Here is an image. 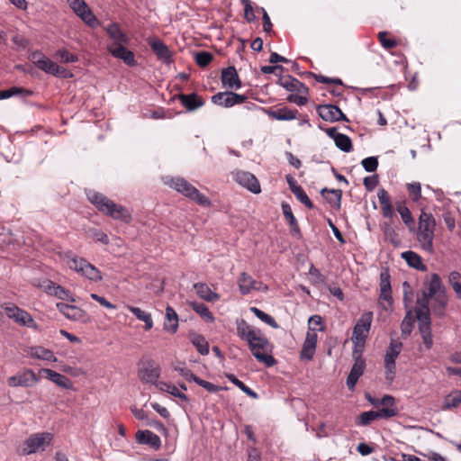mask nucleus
<instances>
[{
    "instance_id": "1",
    "label": "nucleus",
    "mask_w": 461,
    "mask_h": 461,
    "mask_svg": "<svg viewBox=\"0 0 461 461\" xmlns=\"http://www.w3.org/2000/svg\"><path fill=\"white\" fill-rule=\"evenodd\" d=\"M238 335L246 340L253 356L267 366L275 365L276 360L269 355L268 340L261 334L260 330L249 326L245 321H241L237 327Z\"/></svg>"
},
{
    "instance_id": "2",
    "label": "nucleus",
    "mask_w": 461,
    "mask_h": 461,
    "mask_svg": "<svg viewBox=\"0 0 461 461\" xmlns=\"http://www.w3.org/2000/svg\"><path fill=\"white\" fill-rule=\"evenodd\" d=\"M105 31L113 41L107 47L109 52L113 57L122 59L127 65L133 66L135 64L134 54L124 47L128 43V38L119 25L111 23L105 28Z\"/></svg>"
},
{
    "instance_id": "3",
    "label": "nucleus",
    "mask_w": 461,
    "mask_h": 461,
    "mask_svg": "<svg viewBox=\"0 0 461 461\" xmlns=\"http://www.w3.org/2000/svg\"><path fill=\"white\" fill-rule=\"evenodd\" d=\"M88 199L99 211L111 216L114 220L123 222H129L131 220V213L126 208L116 204L101 194L90 192L88 194Z\"/></svg>"
},
{
    "instance_id": "4",
    "label": "nucleus",
    "mask_w": 461,
    "mask_h": 461,
    "mask_svg": "<svg viewBox=\"0 0 461 461\" xmlns=\"http://www.w3.org/2000/svg\"><path fill=\"white\" fill-rule=\"evenodd\" d=\"M436 222L432 214L422 212L420 215L417 238L423 249L432 252Z\"/></svg>"
},
{
    "instance_id": "5",
    "label": "nucleus",
    "mask_w": 461,
    "mask_h": 461,
    "mask_svg": "<svg viewBox=\"0 0 461 461\" xmlns=\"http://www.w3.org/2000/svg\"><path fill=\"white\" fill-rule=\"evenodd\" d=\"M171 188H174L178 193L188 197L192 201L197 203L203 207H210V200L202 193L199 192L194 185L188 183L185 179L181 177L170 178L165 182Z\"/></svg>"
},
{
    "instance_id": "6",
    "label": "nucleus",
    "mask_w": 461,
    "mask_h": 461,
    "mask_svg": "<svg viewBox=\"0 0 461 461\" xmlns=\"http://www.w3.org/2000/svg\"><path fill=\"white\" fill-rule=\"evenodd\" d=\"M53 438L54 436L50 432L32 434L23 441L21 450L22 454L28 456L37 452H42L51 445Z\"/></svg>"
},
{
    "instance_id": "7",
    "label": "nucleus",
    "mask_w": 461,
    "mask_h": 461,
    "mask_svg": "<svg viewBox=\"0 0 461 461\" xmlns=\"http://www.w3.org/2000/svg\"><path fill=\"white\" fill-rule=\"evenodd\" d=\"M373 320V312H366L363 313L357 322L353 330L352 341L354 343V350L363 351L365 347L366 339L370 330Z\"/></svg>"
},
{
    "instance_id": "8",
    "label": "nucleus",
    "mask_w": 461,
    "mask_h": 461,
    "mask_svg": "<svg viewBox=\"0 0 461 461\" xmlns=\"http://www.w3.org/2000/svg\"><path fill=\"white\" fill-rule=\"evenodd\" d=\"M443 292H445V288L439 276L437 274H433L426 284V290L423 291L422 296L417 299V309H429V299Z\"/></svg>"
},
{
    "instance_id": "9",
    "label": "nucleus",
    "mask_w": 461,
    "mask_h": 461,
    "mask_svg": "<svg viewBox=\"0 0 461 461\" xmlns=\"http://www.w3.org/2000/svg\"><path fill=\"white\" fill-rule=\"evenodd\" d=\"M416 316L419 321V330L426 348L429 349L432 346V337L430 329L429 309H416Z\"/></svg>"
},
{
    "instance_id": "10",
    "label": "nucleus",
    "mask_w": 461,
    "mask_h": 461,
    "mask_svg": "<svg viewBox=\"0 0 461 461\" xmlns=\"http://www.w3.org/2000/svg\"><path fill=\"white\" fill-rule=\"evenodd\" d=\"M69 6L74 13L79 16L86 24L91 27L99 25V22L95 15L92 13L84 0H68Z\"/></svg>"
},
{
    "instance_id": "11",
    "label": "nucleus",
    "mask_w": 461,
    "mask_h": 461,
    "mask_svg": "<svg viewBox=\"0 0 461 461\" xmlns=\"http://www.w3.org/2000/svg\"><path fill=\"white\" fill-rule=\"evenodd\" d=\"M393 304L390 276L384 271L380 274L379 305L384 311H389Z\"/></svg>"
},
{
    "instance_id": "12",
    "label": "nucleus",
    "mask_w": 461,
    "mask_h": 461,
    "mask_svg": "<svg viewBox=\"0 0 461 461\" xmlns=\"http://www.w3.org/2000/svg\"><path fill=\"white\" fill-rule=\"evenodd\" d=\"M39 382L36 374L31 369H25L7 379V384L11 387H31Z\"/></svg>"
},
{
    "instance_id": "13",
    "label": "nucleus",
    "mask_w": 461,
    "mask_h": 461,
    "mask_svg": "<svg viewBox=\"0 0 461 461\" xmlns=\"http://www.w3.org/2000/svg\"><path fill=\"white\" fill-rule=\"evenodd\" d=\"M238 285L240 292L242 294H250L253 291L267 292V286L262 282L255 280L249 274L242 272L238 278Z\"/></svg>"
},
{
    "instance_id": "14",
    "label": "nucleus",
    "mask_w": 461,
    "mask_h": 461,
    "mask_svg": "<svg viewBox=\"0 0 461 461\" xmlns=\"http://www.w3.org/2000/svg\"><path fill=\"white\" fill-rule=\"evenodd\" d=\"M362 352L358 350H353L352 356L355 359V363L352 366V369L347 378V385L350 390L355 388V385L358 380V378L363 375L366 362L361 357Z\"/></svg>"
},
{
    "instance_id": "15",
    "label": "nucleus",
    "mask_w": 461,
    "mask_h": 461,
    "mask_svg": "<svg viewBox=\"0 0 461 461\" xmlns=\"http://www.w3.org/2000/svg\"><path fill=\"white\" fill-rule=\"evenodd\" d=\"M160 375V370L158 365L152 361H148L140 367L138 376L140 380L146 384H158V377Z\"/></svg>"
},
{
    "instance_id": "16",
    "label": "nucleus",
    "mask_w": 461,
    "mask_h": 461,
    "mask_svg": "<svg viewBox=\"0 0 461 461\" xmlns=\"http://www.w3.org/2000/svg\"><path fill=\"white\" fill-rule=\"evenodd\" d=\"M234 179L239 185L247 188L253 194H259L261 192L258 180L249 172L238 170L234 173Z\"/></svg>"
},
{
    "instance_id": "17",
    "label": "nucleus",
    "mask_w": 461,
    "mask_h": 461,
    "mask_svg": "<svg viewBox=\"0 0 461 461\" xmlns=\"http://www.w3.org/2000/svg\"><path fill=\"white\" fill-rule=\"evenodd\" d=\"M396 415V410L393 408H382L378 411H370L361 413L357 423L360 426H366L376 419L391 418Z\"/></svg>"
},
{
    "instance_id": "18",
    "label": "nucleus",
    "mask_w": 461,
    "mask_h": 461,
    "mask_svg": "<svg viewBox=\"0 0 461 461\" xmlns=\"http://www.w3.org/2000/svg\"><path fill=\"white\" fill-rule=\"evenodd\" d=\"M56 306L58 310L68 320L82 322L88 321L86 312L77 306L67 304L64 303H59Z\"/></svg>"
},
{
    "instance_id": "19",
    "label": "nucleus",
    "mask_w": 461,
    "mask_h": 461,
    "mask_svg": "<svg viewBox=\"0 0 461 461\" xmlns=\"http://www.w3.org/2000/svg\"><path fill=\"white\" fill-rule=\"evenodd\" d=\"M246 97L233 92L217 93L212 97V102L217 105L231 107L234 104H241Z\"/></svg>"
},
{
    "instance_id": "20",
    "label": "nucleus",
    "mask_w": 461,
    "mask_h": 461,
    "mask_svg": "<svg viewBox=\"0 0 461 461\" xmlns=\"http://www.w3.org/2000/svg\"><path fill=\"white\" fill-rule=\"evenodd\" d=\"M318 113L321 119L328 122L348 121L341 110L332 104H323L318 107Z\"/></svg>"
},
{
    "instance_id": "21",
    "label": "nucleus",
    "mask_w": 461,
    "mask_h": 461,
    "mask_svg": "<svg viewBox=\"0 0 461 461\" xmlns=\"http://www.w3.org/2000/svg\"><path fill=\"white\" fill-rule=\"evenodd\" d=\"M317 341V332L315 330H308L300 353L302 359L311 360L313 357Z\"/></svg>"
},
{
    "instance_id": "22",
    "label": "nucleus",
    "mask_w": 461,
    "mask_h": 461,
    "mask_svg": "<svg viewBox=\"0 0 461 461\" xmlns=\"http://www.w3.org/2000/svg\"><path fill=\"white\" fill-rule=\"evenodd\" d=\"M42 287L50 295H54L61 300L75 302L73 294L68 290L50 280L45 281Z\"/></svg>"
},
{
    "instance_id": "23",
    "label": "nucleus",
    "mask_w": 461,
    "mask_h": 461,
    "mask_svg": "<svg viewBox=\"0 0 461 461\" xmlns=\"http://www.w3.org/2000/svg\"><path fill=\"white\" fill-rule=\"evenodd\" d=\"M39 374L45 378L50 380L57 385H59L61 388L64 389H71L73 384L71 381L65 375L57 373L56 371H53L49 368H42L39 371Z\"/></svg>"
},
{
    "instance_id": "24",
    "label": "nucleus",
    "mask_w": 461,
    "mask_h": 461,
    "mask_svg": "<svg viewBox=\"0 0 461 461\" xmlns=\"http://www.w3.org/2000/svg\"><path fill=\"white\" fill-rule=\"evenodd\" d=\"M221 83L224 87L230 89H239L241 86V83L239 79L235 68L229 67L222 70Z\"/></svg>"
},
{
    "instance_id": "25",
    "label": "nucleus",
    "mask_w": 461,
    "mask_h": 461,
    "mask_svg": "<svg viewBox=\"0 0 461 461\" xmlns=\"http://www.w3.org/2000/svg\"><path fill=\"white\" fill-rule=\"evenodd\" d=\"M135 437L139 444L149 445L154 449H158L161 446L159 437L150 430H139Z\"/></svg>"
},
{
    "instance_id": "26",
    "label": "nucleus",
    "mask_w": 461,
    "mask_h": 461,
    "mask_svg": "<svg viewBox=\"0 0 461 461\" xmlns=\"http://www.w3.org/2000/svg\"><path fill=\"white\" fill-rule=\"evenodd\" d=\"M5 312L9 318L23 325L31 326L33 323V320L29 313L15 306L5 307Z\"/></svg>"
},
{
    "instance_id": "27",
    "label": "nucleus",
    "mask_w": 461,
    "mask_h": 461,
    "mask_svg": "<svg viewBox=\"0 0 461 461\" xmlns=\"http://www.w3.org/2000/svg\"><path fill=\"white\" fill-rule=\"evenodd\" d=\"M327 133L334 140L336 146L345 151L348 152L352 149V142L348 136L337 132L335 128L329 129Z\"/></svg>"
},
{
    "instance_id": "28",
    "label": "nucleus",
    "mask_w": 461,
    "mask_h": 461,
    "mask_svg": "<svg viewBox=\"0 0 461 461\" xmlns=\"http://www.w3.org/2000/svg\"><path fill=\"white\" fill-rule=\"evenodd\" d=\"M37 67L49 74L67 77V70L57 65L47 57L44 59L39 60Z\"/></svg>"
},
{
    "instance_id": "29",
    "label": "nucleus",
    "mask_w": 461,
    "mask_h": 461,
    "mask_svg": "<svg viewBox=\"0 0 461 461\" xmlns=\"http://www.w3.org/2000/svg\"><path fill=\"white\" fill-rule=\"evenodd\" d=\"M63 260L68 268L75 270L80 275H82L83 269L85 268V266L87 262L85 258H79L72 253L65 254Z\"/></svg>"
},
{
    "instance_id": "30",
    "label": "nucleus",
    "mask_w": 461,
    "mask_h": 461,
    "mask_svg": "<svg viewBox=\"0 0 461 461\" xmlns=\"http://www.w3.org/2000/svg\"><path fill=\"white\" fill-rule=\"evenodd\" d=\"M194 289L197 295L204 301L213 303L220 299L219 294L212 292L211 288L204 283L194 284Z\"/></svg>"
},
{
    "instance_id": "31",
    "label": "nucleus",
    "mask_w": 461,
    "mask_h": 461,
    "mask_svg": "<svg viewBox=\"0 0 461 461\" xmlns=\"http://www.w3.org/2000/svg\"><path fill=\"white\" fill-rule=\"evenodd\" d=\"M149 43L158 58L164 62L170 59V51L164 42L158 39H150Z\"/></svg>"
},
{
    "instance_id": "32",
    "label": "nucleus",
    "mask_w": 461,
    "mask_h": 461,
    "mask_svg": "<svg viewBox=\"0 0 461 461\" xmlns=\"http://www.w3.org/2000/svg\"><path fill=\"white\" fill-rule=\"evenodd\" d=\"M178 328V317L175 310L167 306L164 321V330L169 333H175Z\"/></svg>"
},
{
    "instance_id": "33",
    "label": "nucleus",
    "mask_w": 461,
    "mask_h": 461,
    "mask_svg": "<svg viewBox=\"0 0 461 461\" xmlns=\"http://www.w3.org/2000/svg\"><path fill=\"white\" fill-rule=\"evenodd\" d=\"M131 312H132L135 317L144 322V329L146 330H149L153 327V320L152 316L149 312L135 306L126 305L125 306Z\"/></svg>"
},
{
    "instance_id": "34",
    "label": "nucleus",
    "mask_w": 461,
    "mask_h": 461,
    "mask_svg": "<svg viewBox=\"0 0 461 461\" xmlns=\"http://www.w3.org/2000/svg\"><path fill=\"white\" fill-rule=\"evenodd\" d=\"M27 352L32 357L34 358L51 362L57 361L56 357L50 349H47L41 346L31 347L30 348H28Z\"/></svg>"
},
{
    "instance_id": "35",
    "label": "nucleus",
    "mask_w": 461,
    "mask_h": 461,
    "mask_svg": "<svg viewBox=\"0 0 461 461\" xmlns=\"http://www.w3.org/2000/svg\"><path fill=\"white\" fill-rule=\"evenodd\" d=\"M429 303H431V308L434 313L438 316H443L446 306L447 304L446 292H443L438 295L433 296L432 298L429 299Z\"/></svg>"
},
{
    "instance_id": "36",
    "label": "nucleus",
    "mask_w": 461,
    "mask_h": 461,
    "mask_svg": "<svg viewBox=\"0 0 461 461\" xmlns=\"http://www.w3.org/2000/svg\"><path fill=\"white\" fill-rule=\"evenodd\" d=\"M179 99L182 104L189 111H194L203 105V101L195 94L180 95Z\"/></svg>"
},
{
    "instance_id": "37",
    "label": "nucleus",
    "mask_w": 461,
    "mask_h": 461,
    "mask_svg": "<svg viewBox=\"0 0 461 461\" xmlns=\"http://www.w3.org/2000/svg\"><path fill=\"white\" fill-rule=\"evenodd\" d=\"M188 305L197 313L199 314L205 321L212 322L214 321V317L212 313L210 312L208 307L203 303L197 302H189Z\"/></svg>"
},
{
    "instance_id": "38",
    "label": "nucleus",
    "mask_w": 461,
    "mask_h": 461,
    "mask_svg": "<svg viewBox=\"0 0 461 461\" xmlns=\"http://www.w3.org/2000/svg\"><path fill=\"white\" fill-rule=\"evenodd\" d=\"M461 404V391H454L444 398L442 410L456 408Z\"/></svg>"
},
{
    "instance_id": "39",
    "label": "nucleus",
    "mask_w": 461,
    "mask_h": 461,
    "mask_svg": "<svg viewBox=\"0 0 461 461\" xmlns=\"http://www.w3.org/2000/svg\"><path fill=\"white\" fill-rule=\"evenodd\" d=\"M81 276L95 283H98L103 280L101 272L89 262H86Z\"/></svg>"
},
{
    "instance_id": "40",
    "label": "nucleus",
    "mask_w": 461,
    "mask_h": 461,
    "mask_svg": "<svg viewBox=\"0 0 461 461\" xmlns=\"http://www.w3.org/2000/svg\"><path fill=\"white\" fill-rule=\"evenodd\" d=\"M157 387L162 392H167L172 394L173 396L178 397L179 399L185 402H188L187 396L185 393H181L179 389L172 384L159 382L157 384Z\"/></svg>"
},
{
    "instance_id": "41",
    "label": "nucleus",
    "mask_w": 461,
    "mask_h": 461,
    "mask_svg": "<svg viewBox=\"0 0 461 461\" xmlns=\"http://www.w3.org/2000/svg\"><path fill=\"white\" fill-rule=\"evenodd\" d=\"M191 341L200 354L207 355L209 353V344L203 336L193 334L191 336Z\"/></svg>"
},
{
    "instance_id": "42",
    "label": "nucleus",
    "mask_w": 461,
    "mask_h": 461,
    "mask_svg": "<svg viewBox=\"0 0 461 461\" xmlns=\"http://www.w3.org/2000/svg\"><path fill=\"white\" fill-rule=\"evenodd\" d=\"M402 257L405 259L410 267L416 269H420L423 267L421 258L418 254L412 251H405L402 254Z\"/></svg>"
},
{
    "instance_id": "43",
    "label": "nucleus",
    "mask_w": 461,
    "mask_h": 461,
    "mask_svg": "<svg viewBox=\"0 0 461 461\" xmlns=\"http://www.w3.org/2000/svg\"><path fill=\"white\" fill-rule=\"evenodd\" d=\"M269 115L278 121H289L295 119L296 113L287 108H282L277 111L271 112Z\"/></svg>"
},
{
    "instance_id": "44",
    "label": "nucleus",
    "mask_w": 461,
    "mask_h": 461,
    "mask_svg": "<svg viewBox=\"0 0 461 461\" xmlns=\"http://www.w3.org/2000/svg\"><path fill=\"white\" fill-rule=\"evenodd\" d=\"M402 349V343L396 340H393L390 347L385 354L384 361L395 362L396 357L400 354Z\"/></svg>"
},
{
    "instance_id": "45",
    "label": "nucleus",
    "mask_w": 461,
    "mask_h": 461,
    "mask_svg": "<svg viewBox=\"0 0 461 461\" xmlns=\"http://www.w3.org/2000/svg\"><path fill=\"white\" fill-rule=\"evenodd\" d=\"M281 207H282L283 214H284L285 220L287 221V222L290 224L291 227L294 228V230L295 231L298 232L299 227L297 224V221H296L294 215L293 214L290 205L285 203H283Z\"/></svg>"
},
{
    "instance_id": "46",
    "label": "nucleus",
    "mask_w": 461,
    "mask_h": 461,
    "mask_svg": "<svg viewBox=\"0 0 461 461\" xmlns=\"http://www.w3.org/2000/svg\"><path fill=\"white\" fill-rule=\"evenodd\" d=\"M227 378L233 384H235L236 386H238L243 393H245L248 396L253 398V399H257L258 398V394L252 391L250 388H249L248 386H246L244 384L243 382H241L240 380H239L235 375H227Z\"/></svg>"
},
{
    "instance_id": "47",
    "label": "nucleus",
    "mask_w": 461,
    "mask_h": 461,
    "mask_svg": "<svg viewBox=\"0 0 461 461\" xmlns=\"http://www.w3.org/2000/svg\"><path fill=\"white\" fill-rule=\"evenodd\" d=\"M280 85L289 91H301L305 88L302 83L292 77H285L280 80Z\"/></svg>"
},
{
    "instance_id": "48",
    "label": "nucleus",
    "mask_w": 461,
    "mask_h": 461,
    "mask_svg": "<svg viewBox=\"0 0 461 461\" xmlns=\"http://www.w3.org/2000/svg\"><path fill=\"white\" fill-rule=\"evenodd\" d=\"M322 195L329 201L330 203L339 206L341 199L340 190H327L321 191Z\"/></svg>"
},
{
    "instance_id": "49",
    "label": "nucleus",
    "mask_w": 461,
    "mask_h": 461,
    "mask_svg": "<svg viewBox=\"0 0 461 461\" xmlns=\"http://www.w3.org/2000/svg\"><path fill=\"white\" fill-rule=\"evenodd\" d=\"M86 233L87 235V237L89 238H92L103 244H108L109 243V239H108V236L103 232L102 230H99L95 228H89L86 230Z\"/></svg>"
},
{
    "instance_id": "50",
    "label": "nucleus",
    "mask_w": 461,
    "mask_h": 461,
    "mask_svg": "<svg viewBox=\"0 0 461 461\" xmlns=\"http://www.w3.org/2000/svg\"><path fill=\"white\" fill-rule=\"evenodd\" d=\"M250 311L258 318L260 319L262 321H264L265 323L268 324L269 326L273 327V328H277L278 325L276 323V321H275V319L267 314L266 312H264L263 311L256 308V307H252L250 309Z\"/></svg>"
},
{
    "instance_id": "51",
    "label": "nucleus",
    "mask_w": 461,
    "mask_h": 461,
    "mask_svg": "<svg viewBox=\"0 0 461 461\" xmlns=\"http://www.w3.org/2000/svg\"><path fill=\"white\" fill-rule=\"evenodd\" d=\"M55 57L59 59V60L64 63H74L78 60V59L76 55L68 52L65 49L59 50L56 52Z\"/></svg>"
},
{
    "instance_id": "52",
    "label": "nucleus",
    "mask_w": 461,
    "mask_h": 461,
    "mask_svg": "<svg viewBox=\"0 0 461 461\" xmlns=\"http://www.w3.org/2000/svg\"><path fill=\"white\" fill-rule=\"evenodd\" d=\"M293 193L294 194L296 198L301 203L305 204L307 207H309V208H312L313 207L312 203L311 202V200L309 199L308 195L306 194V193L303 191V189L301 186L300 187H294Z\"/></svg>"
},
{
    "instance_id": "53",
    "label": "nucleus",
    "mask_w": 461,
    "mask_h": 461,
    "mask_svg": "<svg viewBox=\"0 0 461 461\" xmlns=\"http://www.w3.org/2000/svg\"><path fill=\"white\" fill-rule=\"evenodd\" d=\"M309 330H324L322 319L320 315H313L309 319Z\"/></svg>"
},
{
    "instance_id": "54",
    "label": "nucleus",
    "mask_w": 461,
    "mask_h": 461,
    "mask_svg": "<svg viewBox=\"0 0 461 461\" xmlns=\"http://www.w3.org/2000/svg\"><path fill=\"white\" fill-rule=\"evenodd\" d=\"M212 59V55L206 51H201L195 54V61L200 67H206Z\"/></svg>"
},
{
    "instance_id": "55",
    "label": "nucleus",
    "mask_w": 461,
    "mask_h": 461,
    "mask_svg": "<svg viewBox=\"0 0 461 461\" xmlns=\"http://www.w3.org/2000/svg\"><path fill=\"white\" fill-rule=\"evenodd\" d=\"M398 212H399L403 222L406 225H408V226L413 225V219L411 217V212L406 206L400 205L398 207Z\"/></svg>"
},
{
    "instance_id": "56",
    "label": "nucleus",
    "mask_w": 461,
    "mask_h": 461,
    "mask_svg": "<svg viewBox=\"0 0 461 461\" xmlns=\"http://www.w3.org/2000/svg\"><path fill=\"white\" fill-rule=\"evenodd\" d=\"M385 379L392 383L395 377L396 366L395 362L384 361Z\"/></svg>"
},
{
    "instance_id": "57",
    "label": "nucleus",
    "mask_w": 461,
    "mask_h": 461,
    "mask_svg": "<svg viewBox=\"0 0 461 461\" xmlns=\"http://www.w3.org/2000/svg\"><path fill=\"white\" fill-rule=\"evenodd\" d=\"M412 324L413 319L411 317V312L408 311L401 325L402 333L410 334L412 329Z\"/></svg>"
},
{
    "instance_id": "58",
    "label": "nucleus",
    "mask_w": 461,
    "mask_h": 461,
    "mask_svg": "<svg viewBox=\"0 0 461 461\" xmlns=\"http://www.w3.org/2000/svg\"><path fill=\"white\" fill-rule=\"evenodd\" d=\"M407 188H408V191L410 193V196L411 197V199L413 201H417V200L420 199V197L421 195V189H420V183L409 184Z\"/></svg>"
},
{
    "instance_id": "59",
    "label": "nucleus",
    "mask_w": 461,
    "mask_h": 461,
    "mask_svg": "<svg viewBox=\"0 0 461 461\" xmlns=\"http://www.w3.org/2000/svg\"><path fill=\"white\" fill-rule=\"evenodd\" d=\"M363 167L368 172H374L378 166V161L375 157H369L362 160Z\"/></svg>"
},
{
    "instance_id": "60",
    "label": "nucleus",
    "mask_w": 461,
    "mask_h": 461,
    "mask_svg": "<svg viewBox=\"0 0 461 461\" xmlns=\"http://www.w3.org/2000/svg\"><path fill=\"white\" fill-rule=\"evenodd\" d=\"M194 382H195L197 384H199L200 386L206 389L208 392L216 393L219 391L218 385H215L210 382L204 381V380L199 378L198 376L196 378H194Z\"/></svg>"
},
{
    "instance_id": "61",
    "label": "nucleus",
    "mask_w": 461,
    "mask_h": 461,
    "mask_svg": "<svg viewBox=\"0 0 461 461\" xmlns=\"http://www.w3.org/2000/svg\"><path fill=\"white\" fill-rule=\"evenodd\" d=\"M387 34L384 32H381L378 34L381 44L386 49H392L396 45L395 41L386 38Z\"/></svg>"
},
{
    "instance_id": "62",
    "label": "nucleus",
    "mask_w": 461,
    "mask_h": 461,
    "mask_svg": "<svg viewBox=\"0 0 461 461\" xmlns=\"http://www.w3.org/2000/svg\"><path fill=\"white\" fill-rule=\"evenodd\" d=\"M175 370H176L187 381H194V378L197 377L188 368L184 366H176Z\"/></svg>"
},
{
    "instance_id": "63",
    "label": "nucleus",
    "mask_w": 461,
    "mask_h": 461,
    "mask_svg": "<svg viewBox=\"0 0 461 461\" xmlns=\"http://www.w3.org/2000/svg\"><path fill=\"white\" fill-rule=\"evenodd\" d=\"M91 298L107 309L114 310L116 308L115 305L108 302L104 296H100L96 294H92Z\"/></svg>"
},
{
    "instance_id": "64",
    "label": "nucleus",
    "mask_w": 461,
    "mask_h": 461,
    "mask_svg": "<svg viewBox=\"0 0 461 461\" xmlns=\"http://www.w3.org/2000/svg\"><path fill=\"white\" fill-rule=\"evenodd\" d=\"M377 196L381 206L391 203L390 196L384 189H380Z\"/></svg>"
}]
</instances>
